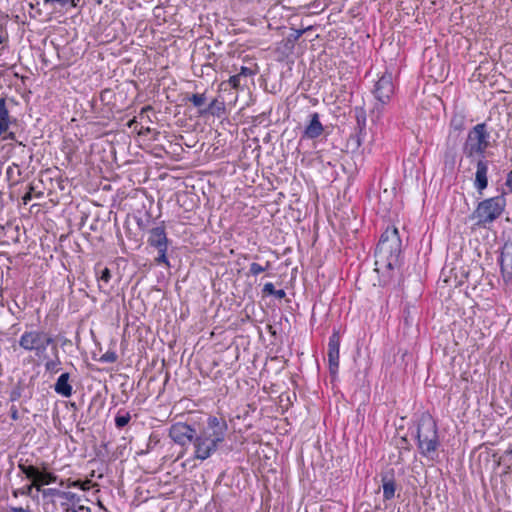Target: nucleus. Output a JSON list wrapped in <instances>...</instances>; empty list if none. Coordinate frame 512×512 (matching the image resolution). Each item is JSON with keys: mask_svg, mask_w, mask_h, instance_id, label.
Wrapping results in <instances>:
<instances>
[{"mask_svg": "<svg viewBox=\"0 0 512 512\" xmlns=\"http://www.w3.org/2000/svg\"><path fill=\"white\" fill-rule=\"evenodd\" d=\"M401 252L402 241L398 229L387 227L375 249V270L382 273L384 285L392 279L394 269L400 266Z\"/></svg>", "mask_w": 512, "mask_h": 512, "instance_id": "obj_1", "label": "nucleus"}, {"mask_svg": "<svg viewBox=\"0 0 512 512\" xmlns=\"http://www.w3.org/2000/svg\"><path fill=\"white\" fill-rule=\"evenodd\" d=\"M228 423L225 418L209 415L202 428L197 431L195 459L204 461L211 457L225 441Z\"/></svg>", "mask_w": 512, "mask_h": 512, "instance_id": "obj_2", "label": "nucleus"}, {"mask_svg": "<svg viewBox=\"0 0 512 512\" xmlns=\"http://www.w3.org/2000/svg\"><path fill=\"white\" fill-rule=\"evenodd\" d=\"M421 456L434 460L441 446L437 421L429 412H422L409 427Z\"/></svg>", "mask_w": 512, "mask_h": 512, "instance_id": "obj_3", "label": "nucleus"}, {"mask_svg": "<svg viewBox=\"0 0 512 512\" xmlns=\"http://www.w3.org/2000/svg\"><path fill=\"white\" fill-rule=\"evenodd\" d=\"M19 346L27 351L34 352V354L40 359L47 358V348L57 346L54 335L43 329H31L26 330L18 340Z\"/></svg>", "mask_w": 512, "mask_h": 512, "instance_id": "obj_4", "label": "nucleus"}, {"mask_svg": "<svg viewBox=\"0 0 512 512\" xmlns=\"http://www.w3.org/2000/svg\"><path fill=\"white\" fill-rule=\"evenodd\" d=\"M490 133L485 122L475 125L469 130L462 147L463 155L474 162L480 158H486V150L490 145Z\"/></svg>", "mask_w": 512, "mask_h": 512, "instance_id": "obj_5", "label": "nucleus"}, {"mask_svg": "<svg viewBox=\"0 0 512 512\" xmlns=\"http://www.w3.org/2000/svg\"><path fill=\"white\" fill-rule=\"evenodd\" d=\"M506 194L507 192L503 191L501 195L484 199L478 203L471 215L472 219L477 220L478 227L486 228L502 215L506 207Z\"/></svg>", "mask_w": 512, "mask_h": 512, "instance_id": "obj_6", "label": "nucleus"}, {"mask_svg": "<svg viewBox=\"0 0 512 512\" xmlns=\"http://www.w3.org/2000/svg\"><path fill=\"white\" fill-rule=\"evenodd\" d=\"M168 435L175 444L182 447L193 444L194 452L197 451V430L194 426L176 422L170 426Z\"/></svg>", "mask_w": 512, "mask_h": 512, "instance_id": "obj_7", "label": "nucleus"}, {"mask_svg": "<svg viewBox=\"0 0 512 512\" xmlns=\"http://www.w3.org/2000/svg\"><path fill=\"white\" fill-rule=\"evenodd\" d=\"M375 100L391 101L392 96L395 93V85L393 82V74L387 69L375 82L373 89L371 90Z\"/></svg>", "mask_w": 512, "mask_h": 512, "instance_id": "obj_8", "label": "nucleus"}, {"mask_svg": "<svg viewBox=\"0 0 512 512\" xmlns=\"http://www.w3.org/2000/svg\"><path fill=\"white\" fill-rule=\"evenodd\" d=\"M352 113L356 124L354 126V132L349 137V141L353 143L356 148H359L367 135V113L363 106H355L352 109Z\"/></svg>", "mask_w": 512, "mask_h": 512, "instance_id": "obj_9", "label": "nucleus"}, {"mask_svg": "<svg viewBox=\"0 0 512 512\" xmlns=\"http://www.w3.org/2000/svg\"><path fill=\"white\" fill-rule=\"evenodd\" d=\"M339 349H340V335L334 331L329 337L328 341V368L331 380L334 381L338 375L339 369Z\"/></svg>", "mask_w": 512, "mask_h": 512, "instance_id": "obj_10", "label": "nucleus"}, {"mask_svg": "<svg viewBox=\"0 0 512 512\" xmlns=\"http://www.w3.org/2000/svg\"><path fill=\"white\" fill-rule=\"evenodd\" d=\"M33 157V149L22 144V142H17L12 149V158L14 159L12 163L16 168L29 170Z\"/></svg>", "mask_w": 512, "mask_h": 512, "instance_id": "obj_11", "label": "nucleus"}, {"mask_svg": "<svg viewBox=\"0 0 512 512\" xmlns=\"http://www.w3.org/2000/svg\"><path fill=\"white\" fill-rule=\"evenodd\" d=\"M474 162H476L474 187L479 194H482L483 191L488 187L489 161L486 158H480Z\"/></svg>", "mask_w": 512, "mask_h": 512, "instance_id": "obj_12", "label": "nucleus"}, {"mask_svg": "<svg viewBox=\"0 0 512 512\" xmlns=\"http://www.w3.org/2000/svg\"><path fill=\"white\" fill-rule=\"evenodd\" d=\"M500 265V271L505 283H509L512 280V247L505 245L501 250L498 258Z\"/></svg>", "mask_w": 512, "mask_h": 512, "instance_id": "obj_13", "label": "nucleus"}, {"mask_svg": "<svg viewBox=\"0 0 512 512\" xmlns=\"http://www.w3.org/2000/svg\"><path fill=\"white\" fill-rule=\"evenodd\" d=\"M324 127L320 121V116L317 112L309 115V122L302 132L301 140L303 139H316L322 135Z\"/></svg>", "mask_w": 512, "mask_h": 512, "instance_id": "obj_14", "label": "nucleus"}, {"mask_svg": "<svg viewBox=\"0 0 512 512\" xmlns=\"http://www.w3.org/2000/svg\"><path fill=\"white\" fill-rule=\"evenodd\" d=\"M147 243L155 249L168 246L169 239L167 238L164 222L149 231Z\"/></svg>", "mask_w": 512, "mask_h": 512, "instance_id": "obj_15", "label": "nucleus"}, {"mask_svg": "<svg viewBox=\"0 0 512 512\" xmlns=\"http://www.w3.org/2000/svg\"><path fill=\"white\" fill-rule=\"evenodd\" d=\"M18 469L31 481L30 484L37 487L41 469L31 463L29 459H20L18 461Z\"/></svg>", "mask_w": 512, "mask_h": 512, "instance_id": "obj_16", "label": "nucleus"}, {"mask_svg": "<svg viewBox=\"0 0 512 512\" xmlns=\"http://www.w3.org/2000/svg\"><path fill=\"white\" fill-rule=\"evenodd\" d=\"M54 391L64 397L70 398L73 394V386L70 382V374L68 372L62 373L54 384Z\"/></svg>", "mask_w": 512, "mask_h": 512, "instance_id": "obj_17", "label": "nucleus"}, {"mask_svg": "<svg viewBox=\"0 0 512 512\" xmlns=\"http://www.w3.org/2000/svg\"><path fill=\"white\" fill-rule=\"evenodd\" d=\"M381 482L383 488L384 500H391L395 496L396 482L394 478V471L390 470L381 474Z\"/></svg>", "mask_w": 512, "mask_h": 512, "instance_id": "obj_18", "label": "nucleus"}, {"mask_svg": "<svg viewBox=\"0 0 512 512\" xmlns=\"http://www.w3.org/2000/svg\"><path fill=\"white\" fill-rule=\"evenodd\" d=\"M31 174H33V171L16 168L13 163L6 170V177L10 182V186L18 185L28 179Z\"/></svg>", "mask_w": 512, "mask_h": 512, "instance_id": "obj_19", "label": "nucleus"}, {"mask_svg": "<svg viewBox=\"0 0 512 512\" xmlns=\"http://www.w3.org/2000/svg\"><path fill=\"white\" fill-rule=\"evenodd\" d=\"M226 108L223 100H219L218 98L212 99L207 106L204 107L203 110L199 112V116H213V117H221L225 114Z\"/></svg>", "mask_w": 512, "mask_h": 512, "instance_id": "obj_20", "label": "nucleus"}, {"mask_svg": "<svg viewBox=\"0 0 512 512\" xmlns=\"http://www.w3.org/2000/svg\"><path fill=\"white\" fill-rule=\"evenodd\" d=\"M52 358H46L44 363L45 371L50 374H56L60 371L61 360L59 356L58 346H54L52 349Z\"/></svg>", "mask_w": 512, "mask_h": 512, "instance_id": "obj_21", "label": "nucleus"}, {"mask_svg": "<svg viewBox=\"0 0 512 512\" xmlns=\"http://www.w3.org/2000/svg\"><path fill=\"white\" fill-rule=\"evenodd\" d=\"M305 29H291V33L281 42L285 53H292L295 43L303 35Z\"/></svg>", "mask_w": 512, "mask_h": 512, "instance_id": "obj_22", "label": "nucleus"}, {"mask_svg": "<svg viewBox=\"0 0 512 512\" xmlns=\"http://www.w3.org/2000/svg\"><path fill=\"white\" fill-rule=\"evenodd\" d=\"M58 480V476L53 472L49 471L46 467V464L43 463V468L40 471L39 481L37 482L36 489L38 491L41 490V486L48 485L51 483H55Z\"/></svg>", "mask_w": 512, "mask_h": 512, "instance_id": "obj_23", "label": "nucleus"}, {"mask_svg": "<svg viewBox=\"0 0 512 512\" xmlns=\"http://www.w3.org/2000/svg\"><path fill=\"white\" fill-rule=\"evenodd\" d=\"M450 128L462 132L466 128V116L463 112H454L450 120Z\"/></svg>", "mask_w": 512, "mask_h": 512, "instance_id": "obj_24", "label": "nucleus"}, {"mask_svg": "<svg viewBox=\"0 0 512 512\" xmlns=\"http://www.w3.org/2000/svg\"><path fill=\"white\" fill-rule=\"evenodd\" d=\"M390 103V101L376 100L373 108L370 111V117L372 122H378L381 120L383 113L385 111L386 106Z\"/></svg>", "mask_w": 512, "mask_h": 512, "instance_id": "obj_25", "label": "nucleus"}, {"mask_svg": "<svg viewBox=\"0 0 512 512\" xmlns=\"http://www.w3.org/2000/svg\"><path fill=\"white\" fill-rule=\"evenodd\" d=\"M416 312L417 309L414 305H411L410 303L404 304L402 309V319L406 327L412 326Z\"/></svg>", "mask_w": 512, "mask_h": 512, "instance_id": "obj_26", "label": "nucleus"}, {"mask_svg": "<svg viewBox=\"0 0 512 512\" xmlns=\"http://www.w3.org/2000/svg\"><path fill=\"white\" fill-rule=\"evenodd\" d=\"M131 420V414L125 409H119L115 415L114 422L117 429H123Z\"/></svg>", "mask_w": 512, "mask_h": 512, "instance_id": "obj_27", "label": "nucleus"}, {"mask_svg": "<svg viewBox=\"0 0 512 512\" xmlns=\"http://www.w3.org/2000/svg\"><path fill=\"white\" fill-rule=\"evenodd\" d=\"M187 101L191 102L194 107L198 108V113L207 106V96L206 93H195L190 96H186Z\"/></svg>", "mask_w": 512, "mask_h": 512, "instance_id": "obj_28", "label": "nucleus"}, {"mask_svg": "<svg viewBox=\"0 0 512 512\" xmlns=\"http://www.w3.org/2000/svg\"><path fill=\"white\" fill-rule=\"evenodd\" d=\"M24 390L25 385L20 381L17 382L9 392V400L11 402L18 401L22 397Z\"/></svg>", "mask_w": 512, "mask_h": 512, "instance_id": "obj_29", "label": "nucleus"}, {"mask_svg": "<svg viewBox=\"0 0 512 512\" xmlns=\"http://www.w3.org/2000/svg\"><path fill=\"white\" fill-rule=\"evenodd\" d=\"M270 267H271V263L269 261H266L264 265L253 262L250 264L249 274L252 276H257V275L269 270Z\"/></svg>", "mask_w": 512, "mask_h": 512, "instance_id": "obj_30", "label": "nucleus"}, {"mask_svg": "<svg viewBox=\"0 0 512 512\" xmlns=\"http://www.w3.org/2000/svg\"><path fill=\"white\" fill-rule=\"evenodd\" d=\"M258 72L257 64H252L251 66H241L238 74L247 81L248 78H252Z\"/></svg>", "mask_w": 512, "mask_h": 512, "instance_id": "obj_31", "label": "nucleus"}, {"mask_svg": "<svg viewBox=\"0 0 512 512\" xmlns=\"http://www.w3.org/2000/svg\"><path fill=\"white\" fill-rule=\"evenodd\" d=\"M168 246L157 248L158 256L154 259L156 264H164L167 268L171 267L169 259L167 257Z\"/></svg>", "mask_w": 512, "mask_h": 512, "instance_id": "obj_32", "label": "nucleus"}, {"mask_svg": "<svg viewBox=\"0 0 512 512\" xmlns=\"http://www.w3.org/2000/svg\"><path fill=\"white\" fill-rule=\"evenodd\" d=\"M230 86L234 89H239L247 85V81H245L238 72L235 75L230 76L228 80Z\"/></svg>", "mask_w": 512, "mask_h": 512, "instance_id": "obj_33", "label": "nucleus"}, {"mask_svg": "<svg viewBox=\"0 0 512 512\" xmlns=\"http://www.w3.org/2000/svg\"><path fill=\"white\" fill-rule=\"evenodd\" d=\"M34 488H36V486H34L32 484H27L24 487L13 491V495L15 497H17L18 495L32 497V491Z\"/></svg>", "mask_w": 512, "mask_h": 512, "instance_id": "obj_34", "label": "nucleus"}, {"mask_svg": "<svg viewBox=\"0 0 512 512\" xmlns=\"http://www.w3.org/2000/svg\"><path fill=\"white\" fill-rule=\"evenodd\" d=\"M0 119L11 120L9 110L7 108V101L4 97H0Z\"/></svg>", "mask_w": 512, "mask_h": 512, "instance_id": "obj_35", "label": "nucleus"}, {"mask_svg": "<svg viewBox=\"0 0 512 512\" xmlns=\"http://www.w3.org/2000/svg\"><path fill=\"white\" fill-rule=\"evenodd\" d=\"M117 354L114 351L108 350L106 353H104L100 358L99 361L101 363H114L117 361Z\"/></svg>", "mask_w": 512, "mask_h": 512, "instance_id": "obj_36", "label": "nucleus"}, {"mask_svg": "<svg viewBox=\"0 0 512 512\" xmlns=\"http://www.w3.org/2000/svg\"><path fill=\"white\" fill-rule=\"evenodd\" d=\"M98 281L108 283L111 280V271L109 268L104 267L100 271H97Z\"/></svg>", "mask_w": 512, "mask_h": 512, "instance_id": "obj_37", "label": "nucleus"}, {"mask_svg": "<svg viewBox=\"0 0 512 512\" xmlns=\"http://www.w3.org/2000/svg\"><path fill=\"white\" fill-rule=\"evenodd\" d=\"M43 3L51 7H66L68 4L73 5V0H43Z\"/></svg>", "mask_w": 512, "mask_h": 512, "instance_id": "obj_38", "label": "nucleus"}, {"mask_svg": "<svg viewBox=\"0 0 512 512\" xmlns=\"http://www.w3.org/2000/svg\"><path fill=\"white\" fill-rule=\"evenodd\" d=\"M44 497L46 496H59V495H66V493H62L60 490L56 488H47L41 490Z\"/></svg>", "mask_w": 512, "mask_h": 512, "instance_id": "obj_39", "label": "nucleus"}, {"mask_svg": "<svg viewBox=\"0 0 512 512\" xmlns=\"http://www.w3.org/2000/svg\"><path fill=\"white\" fill-rule=\"evenodd\" d=\"M274 290H275L274 284L271 282H268L263 286L262 293H263V295H272Z\"/></svg>", "mask_w": 512, "mask_h": 512, "instance_id": "obj_40", "label": "nucleus"}, {"mask_svg": "<svg viewBox=\"0 0 512 512\" xmlns=\"http://www.w3.org/2000/svg\"><path fill=\"white\" fill-rule=\"evenodd\" d=\"M10 123L11 120L0 119V136L8 130Z\"/></svg>", "mask_w": 512, "mask_h": 512, "instance_id": "obj_41", "label": "nucleus"}, {"mask_svg": "<svg viewBox=\"0 0 512 512\" xmlns=\"http://www.w3.org/2000/svg\"><path fill=\"white\" fill-rule=\"evenodd\" d=\"M124 449H125V446L117 447L116 451H114L112 453L110 460H112V461L117 460L120 456H122V453H123Z\"/></svg>", "mask_w": 512, "mask_h": 512, "instance_id": "obj_42", "label": "nucleus"}, {"mask_svg": "<svg viewBox=\"0 0 512 512\" xmlns=\"http://www.w3.org/2000/svg\"><path fill=\"white\" fill-rule=\"evenodd\" d=\"M505 186L508 188V192L512 193V170L507 174Z\"/></svg>", "mask_w": 512, "mask_h": 512, "instance_id": "obj_43", "label": "nucleus"}, {"mask_svg": "<svg viewBox=\"0 0 512 512\" xmlns=\"http://www.w3.org/2000/svg\"><path fill=\"white\" fill-rule=\"evenodd\" d=\"M10 417L14 421H17L19 419L18 408L15 405H12L10 408Z\"/></svg>", "mask_w": 512, "mask_h": 512, "instance_id": "obj_44", "label": "nucleus"}, {"mask_svg": "<svg viewBox=\"0 0 512 512\" xmlns=\"http://www.w3.org/2000/svg\"><path fill=\"white\" fill-rule=\"evenodd\" d=\"M272 295L275 296L277 299H283L286 297V292L283 289H275Z\"/></svg>", "mask_w": 512, "mask_h": 512, "instance_id": "obj_45", "label": "nucleus"}, {"mask_svg": "<svg viewBox=\"0 0 512 512\" xmlns=\"http://www.w3.org/2000/svg\"><path fill=\"white\" fill-rule=\"evenodd\" d=\"M32 198L33 196L31 195V191H27L22 197L23 204L27 205Z\"/></svg>", "mask_w": 512, "mask_h": 512, "instance_id": "obj_46", "label": "nucleus"}, {"mask_svg": "<svg viewBox=\"0 0 512 512\" xmlns=\"http://www.w3.org/2000/svg\"><path fill=\"white\" fill-rule=\"evenodd\" d=\"M11 512H32L29 508L23 507H10Z\"/></svg>", "mask_w": 512, "mask_h": 512, "instance_id": "obj_47", "label": "nucleus"}, {"mask_svg": "<svg viewBox=\"0 0 512 512\" xmlns=\"http://www.w3.org/2000/svg\"><path fill=\"white\" fill-rule=\"evenodd\" d=\"M3 139H5V140H12V141H15L16 143L18 142V141L16 140V135H15V133H14V132H9V133H7V134L4 136V138H3Z\"/></svg>", "mask_w": 512, "mask_h": 512, "instance_id": "obj_48", "label": "nucleus"}, {"mask_svg": "<svg viewBox=\"0 0 512 512\" xmlns=\"http://www.w3.org/2000/svg\"><path fill=\"white\" fill-rule=\"evenodd\" d=\"M27 191H31V195H32V196H33V195H35V196H36V197H38V198L42 197V195H43V194H42V192L35 193L34 186H33L32 184H30V185L28 186V190H27Z\"/></svg>", "mask_w": 512, "mask_h": 512, "instance_id": "obj_49", "label": "nucleus"}, {"mask_svg": "<svg viewBox=\"0 0 512 512\" xmlns=\"http://www.w3.org/2000/svg\"><path fill=\"white\" fill-rule=\"evenodd\" d=\"M157 441H158V440H153V436L151 435V436L149 437V442H148V444H147V450H146L144 453H147V452H149V451H150V443L154 442V444H156V443H157Z\"/></svg>", "mask_w": 512, "mask_h": 512, "instance_id": "obj_50", "label": "nucleus"}, {"mask_svg": "<svg viewBox=\"0 0 512 512\" xmlns=\"http://www.w3.org/2000/svg\"><path fill=\"white\" fill-rule=\"evenodd\" d=\"M84 510H85V511H87V512H89V511H90V508L85 507V506H83V505H80L76 511L80 512V511H84Z\"/></svg>", "mask_w": 512, "mask_h": 512, "instance_id": "obj_51", "label": "nucleus"}, {"mask_svg": "<svg viewBox=\"0 0 512 512\" xmlns=\"http://www.w3.org/2000/svg\"><path fill=\"white\" fill-rule=\"evenodd\" d=\"M96 456L100 458V457H103L104 455H103L102 451H97Z\"/></svg>", "mask_w": 512, "mask_h": 512, "instance_id": "obj_52", "label": "nucleus"}, {"mask_svg": "<svg viewBox=\"0 0 512 512\" xmlns=\"http://www.w3.org/2000/svg\"><path fill=\"white\" fill-rule=\"evenodd\" d=\"M510 470H511V467H510V466H508V467H507V469L504 471V473H503V474H504V475L509 474V473H510Z\"/></svg>", "mask_w": 512, "mask_h": 512, "instance_id": "obj_53", "label": "nucleus"}, {"mask_svg": "<svg viewBox=\"0 0 512 512\" xmlns=\"http://www.w3.org/2000/svg\"><path fill=\"white\" fill-rule=\"evenodd\" d=\"M401 441L403 442V444H407V445L409 444V443H408V440H407V438H406V437H403V438L401 439Z\"/></svg>", "mask_w": 512, "mask_h": 512, "instance_id": "obj_54", "label": "nucleus"}, {"mask_svg": "<svg viewBox=\"0 0 512 512\" xmlns=\"http://www.w3.org/2000/svg\"><path fill=\"white\" fill-rule=\"evenodd\" d=\"M105 450H107V447H108V443H102L101 445Z\"/></svg>", "mask_w": 512, "mask_h": 512, "instance_id": "obj_55", "label": "nucleus"}, {"mask_svg": "<svg viewBox=\"0 0 512 512\" xmlns=\"http://www.w3.org/2000/svg\"><path fill=\"white\" fill-rule=\"evenodd\" d=\"M138 226H139V228H141V229L144 227V225L142 224V222H141L140 220L138 221Z\"/></svg>", "mask_w": 512, "mask_h": 512, "instance_id": "obj_56", "label": "nucleus"}, {"mask_svg": "<svg viewBox=\"0 0 512 512\" xmlns=\"http://www.w3.org/2000/svg\"><path fill=\"white\" fill-rule=\"evenodd\" d=\"M149 109H151V107H150V106H147V107H144V108L142 109V111H146V110H149Z\"/></svg>", "mask_w": 512, "mask_h": 512, "instance_id": "obj_57", "label": "nucleus"}, {"mask_svg": "<svg viewBox=\"0 0 512 512\" xmlns=\"http://www.w3.org/2000/svg\"><path fill=\"white\" fill-rule=\"evenodd\" d=\"M507 453L512 455V447L509 450H507Z\"/></svg>", "mask_w": 512, "mask_h": 512, "instance_id": "obj_58", "label": "nucleus"}]
</instances>
